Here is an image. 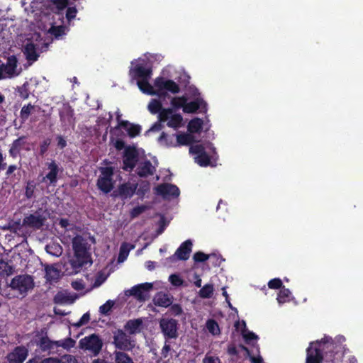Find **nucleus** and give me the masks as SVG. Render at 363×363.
I'll return each instance as SVG.
<instances>
[{
	"mask_svg": "<svg viewBox=\"0 0 363 363\" xmlns=\"http://www.w3.org/2000/svg\"><path fill=\"white\" fill-rule=\"evenodd\" d=\"M21 169V165L18 167L16 164H11L8 167L7 170L5 173L6 177L9 179L11 182L19 181L21 174L19 172H18V177H16V171H19Z\"/></svg>",
	"mask_w": 363,
	"mask_h": 363,
	"instance_id": "nucleus-32",
	"label": "nucleus"
},
{
	"mask_svg": "<svg viewBox=\"0 0 363 363\" xmlns=\"http://www.w3.org/2000/svg\"><path fill=\"white\" fill-rule=\"evenodd\" d=\"M291 292L284 286L279 291L277 300L279 303L282 304L290 301Z\"/></svg>",
	"mask_w": 363,
	"mask_h": 363,
	"instance_id": "nucleus-34",
	"label": "nucleus"
},
{
	"mask_svg": "<svg viewBox=\"0 0 363 363\" xmlns=\"http://www.w3.org/2000/svg\"><path fill=\"white\" fill-rule=\"evenodd\" d=\"M155 190L156 194L161 196L165 200L175 199L180 195V190L177 186L169 183L160 184L155 187Z\"/></svg>",
	"mask_w": 363,
	"mask_h": 363,
	"instance_id": "nucleus-9",
	"label": "nucleus"
},
{
	"mask_svg": "<svg viewBox=\"0 0 363 363\" xmlns=\"http://www.w3.org/2000/svg\"><path fill=\"white\" fill-rule=\"evenodd\" d=\"M169 119L167 123V126L175 129L179 128L183 121V118L179 113L172 114Z\"/></svg>",
	"mask_w": 363,
	"mask_h": 363,
	"instance_id": "nucleus-35",
	"label": "nucleus"
},
{
	"mask_svg": "<svg viewBox=\"0 0 363 363\" xmlns=\"http://www.w3.org/2000/svg\"><path fill=\"white\" fill-rule=\"evenodd\" d=\"M153 288L152 283L145 282L138 284L131 288L129 291V295L134 296L138 300L144 301L149 296V291Z\"/></svg>",
	"mask_w": 363,
	"mask_h": 363,
	"instance_id": "nucleus-12",
	"label": "nucleus"
},
{
	"mask_svg": "<svg viewBox=\"0 0 363 363\" xmlns=\"http://www.w3.org/2000/svg\"><path fill=\"white\" fill-rule=\"evenodd\" d=\"M167 79L162 77H158L155 79L154 85L157 89V90H164L166 87Z\"/></svg>",
	"mask_w": 363,
	"mask_h": 363,
	"instance_id": "nucleus-59",
	"label": "nucleus"
},
{
	"mask_svg": "<svg viewBox=\"0 0 363 363\" xmlns=\"http://www.w3.org/2000/svg\"><path fill=\"white\" fill-rule=\"evenodd\" d=\"M79 347L96 356L102 349L103 342L98 335L91 334L79 340Z\"/></svg>",
	"mask_w": 363,
	"mask_h": 363,
	"instance_id": "nucleus-6",
	"label": "nucleus"
},
{
	"mask_svg": "<svg viewBox=\"0 0 363 363\" xmlns=\"http://www.w3.org/2000/svg\"><path fill=\"white\" fill-rule=\"evenodd\" d=\"M77 10L75 6L68 7L66 12V18L70 21L76 17Z\"/></svg>",
	"mask_w": 363,
	"mask_h": 363,
	"instance_id": "nucleus-62",
	"label": "nucleus"
},
{
	"mask_svg": "<svg viewBox=\"0 0 363 363\" xmlns=\"http://www.w3.org/2000/svg\"><path fill=\"white\" fill-rule=\"evenodd\" d=\"M45 279L48 281H55L60 278V271L52 265L47 264L45 267Z\"/></svg>",
	"mask_w": 363,
	"mask_h": 363,
	"instance_id": "nucleus-26",
	"label": "nucleus"
},
{
	"mask_svg": "<svg viewBox=\"0 0 363 363\" xmlns=\"http://www.w3.org/2000/svg\"><path fill=\"white\" fill-rule=\"evenodd\" d=\"M74 110L69 104H63L59 110V116L62 124L69 125L74 123Z\"/></svg>",
	"mask_w": 363,
	"mask_h": 363,
	"instance_id": "nucleus-15",
	"label": "nucleus"
},
{
	"mask_svg": "<svg viewBox=\"0 0 363 363\" xmlns=\"http://www.w3.org/2000/svg\"><path fill=\"white\" fill-rule=\"evenodd\" d=\"M15 272L14 267L8 262L0 259V277L6 278L12 275Z\"/></svg>",
	"mask_w": 363,
	"mask_h": 363,
	"instance_id": "nucleus-31",
	"label": "nucleus"
},
{
	"mask_svg": "<svg viewBox=\"0 0 363 363\" xmlns=\"http://www.w3.org/2000/svg\"><path fill=\"white\" fill-rule=\"evenodd\" d=\"M36 345L41 349L42 351L45 352L53 348L55 341L50 340L48 336H42L37 342Z\"/></svg>",
	"mask_w": 363,
	"mask_h": 363,
	"instance_id": "nucleus-33",
	"label": "nucleus"
},
{
	"mask_svg": "<svg viewBox=\"0 0 363 363\" xmlns=\"http://www.w3.org/2000/svg\"><path fill=\"white\" fill-rule=\"evenodd\" d=\"M96 186L104 194L111 192L114 187L113 179H97Z\"/></svg>",
	"mask_w": 363,
	"mask_h": 363,
	"instance_id": "nucleus-25",
	"label": "nucleus"
},
{
	"mask_svg": "<svg viewBox=\"0 0 363 363\" xmlns=\"http://www.w3.org/2000/svg\"><path fill=\"white\" fill-rule=\"evenodd\" d=\"M136 172L140 177H147L152 176L155 173L156 169L151 162L147 160L138 165Z\"/></svg>",
	"mask_w": 363,
	"mask_h": 363,
	"instance_id": "nucleus-22",
	"label": "nucleus"
},
{
	"mask_svg": "<svg viewBox=\"0 0 363 363\" xmlns=\"http://www.w3.org/2000/svg\"><path fill=\"white\" fill-rule=\"evenodd\" d=\"M46 220L45 210L39 208L33 213L26 216L23 219L22 225L25 227L40 230L45 225Z\"/></svg>",
	"mask_w": 363,
	"mask_h": 363,
	"instance_id": "nucleus-5",
	"label": "nucleus"
},
{
	"mask_svg": "<svg viewBox=\"0 0 363 363\" xmlns=\"http://www.w3.org/2000/svg\"><path fill=\"white\" fill-rule=\"evenodd\" d=\"M195 160L201 167H208L211 164V159L206 152L196 156Z\"/></svg>",
	"mask_w": 363,
	"mask_h": 363,
	"instance_id": "nucleus-45",
	"label": "nucleus"
},
{
	"mask_svg": "<svg viewBox=\"0 0 363 363\" xmlns=\"http://www.w3.org/2000/svg\"><path fill=\"white\" fill-rule=\"evenodd\" d=\"M333 342L331 337H325L322 340L311 342L307 349L306 363H321L323 359L322 350L326 343Z\"/></svg>",
	"mask_w": 363,
	"mask_h": 363,
	"instance_id": "nucleus-3",
	"label": "nucleus"
},
{
	"mask_svg": "<svg viewBox=\"0 0 363 363\" xmlns=\"http://www.w3.org/2000/svg\"><path fill=\"white\" fill-rule=\"evenodd\" d=\"M150 191V183L147 181L140 182L139 187H137L135 194L140 198L143 199L145 195Z\"/></svg>",
	"mask_w": 363,
	"mask_h": 363,
	"instance_id": "nucleus-43",
	"label": "nucleus"
},
{
	"mask_svg": "<svg viewBox=\"0 0 363 363\" xmlns=\"http://www.w3.org/2000/svg\"><path fill=\"white\" fill-rule=\"evenodd\" d=\"M9 286L14 291H17L20 295L25 296L28 292L34 287L33 277L28 274H21L14 277Z\"/></svg>",
	"mask_w": 363,
	"mask_h": 363,
	"instance_id": "nucleus-2",
	"label": "nucleus"
},
{
	"mask_svg": "<svg viewBox=\"0 0 363 363\" xmlns=\"http://www.w3.org/2000/svg\"><path fill=\"white\" fill-rule=\"evenodd\" d=\"M75 343L76 342L71 337H67L64 340L55 341V346L62 347V348L69 350L74 347Z\"/></svg>",
	"mask_w": 363,
	"mask_h": 363,
	"instance_id": "nucleus-36",
	"label": "nucleus"
},
{
	"mask_svg": "<svg viewBox=\"0 0 363 363\" xmlns=\"http://www.w3.org/2000/svg\"><path fill=\"white\" fill-rule=\"evenodd\" d=\"M114 306V301H107L104 304L99 307V312L103 315H108Z\"/></svg>",
	"mask_w": 363,
	"mask_h": 363,
	"instance_id": "nucleus-54",
	"label": "nucleus"
},
{
	"mask_svg": "<svg viewBox=\"0 0 363 363\" xmlns=\"http://www.w3.org/2000/svg\"><path fill=\"white\" fill-rule=\"evenodd\" d=\"M147 206L145 205H140L134 207L130 211L131 218H136L139 216L141 213L145 212L147 210Z\"/></svg>",
	"mask_w": 363,
	"mask_h": 363,
	"instance_id": "nucleus-58",
	"label": "nucleus"
},
{
	"mask_svg": "<svg viewBox=\"0 0 363 363\" xmlns=\"http://www.w3.org/2000/svg\"><path fill=\"white\" fill-rule=\"evenodd\" d=\"M138 160V152L133 146H128L125 148L123 154V169L133 170Z\"/></svg>",
	"mask_w": 363,
	"mask_h": 363,
	"instance_id": "nucleus-10",
	"label": "nucleus"
},
{
	"mask_svg": "<svg viewBox=\"0 0 363 363\" xmlns=\"http://www.w3.org/2000/svg\"><path fill=\"white\" fill-rule=\"evenodd\" d=\"M242 324L244 327V330L242 332V336L247 343H249L251 340H257L258 338L254 333L250 331H246V323L242 320Z\"/></svg>",
	"mask_w": 363,
	"mask_h": 363,
	"instance_id": "nucleus-51",
	"label": "nucleus"
},
{
	"mask_svg": "<svg viewBox=\"0 0 363 363\" xmlns=\"http://www.w3.org/2000/svg\"><path fill=\"white\" fill-rule=\"evenodd\" d=\"M183 313V308L180 304L172 303V305L169 306V309L167 312V314L174 316H179L182 315Z\"/></svg>",
	"mask_w": 363,
	"mask_h": 363,
	"instance_id": "nucleus-46",
	"label": "nucleus"
},
{
	"mask_svg": "<svg viewBox=\"0 0 363 363\" xmlns=\"http://www.w3.org/2000/svg\"><path fill=\"white\" fill-rule=\"evenodd\" d=\"M143 329V320L142 318L128 320L124 325V330L129 335L140 333Z\"/></svg>",
	"mask_w": 363,
	"mask_h": 363,
	"instance_id": "nucleus-19",
	"label": "nucleus"
},
{
	"mask_svg": "<svg viewBox=\"0 0 363 363\" xmlns=\"http://www.w3.org/2000/svg\"><path fill=\"white\" fill-rule=\"evenodd\" d=\"M149 79H144L143 80H138L137 84L143 93L155 96V94L157 93L155 92L153 86L149 83Z\"/></svg>",
	"mask_w": 363,
	"mask_h": 363,
	"instance_id": "nucleus-27",
	"label": "nucleus"
},
{
	"mask_svg": "<svg viewBox=\"0 0 363 363\" xmlns=\"http://www.w3.org/2000/svg\"><path fill=\"white\" fill-rule=\"evenodd\" d=\"M18 60L16 56L11 55L8 57L6 64L0 65V80L11 79L18 74L16 72Z\"/></svg>",
	"mask_w": 363,
	"mask_h": 363,
	"instance_id": "nucleus-8",
	"label": "nucleus"
},
{
	"mask_svg": "<svg viewBox=\"0 0 363 363\" xmlns=\"http://www.w3.org/2000/svg\"><path fill=\"white\" fill-rule=\"evenodd\" d=\"M65 28L62 26H52L49 32L51 35L55 36V38H59L62 35H65Z\"/></svg>",
	"mask_w": 363,
	"mask_h": 363,
	"instance_id": "nucleus-53",
	"label": "nucleus"
},
{
	"mask_svg": "<svg viewBox=\"0 0 363 363\" xmlns=\"http://www.w3.org/2000/svg\"><path fill=\"white\" fill-rule=\"evenodd\" d=\"M206 328L208 332L213 335H216L220 333V329L218 323L213 319H209L206 322Z\"/></svg>",
	"mask_w": 363,
	"mask_h": 363,
	"instance_id": "nucleus-49",
	"label": "nucleus"
},
{
	"mask_svg": "<svg viewBox=\"0 0 363 363\" xmlns=\"http://www.w3.org/2000/svg\"><path fill=\"white\" fill-rule=\"evenodd\" d=\"M89 320H90V314H89V312L85 313L81 317L79 320L76 323V326L80 327V326H82L84 325H86V324H87L89 323Z\"/></svg>",
	"mask_w": 363,
	"mask_h": 363,
	"instance_id": "nucleus-64",
	"label": "nucleus"
},
{
	"mask_svg": "<svg viewBox=\"0 0 363 363\" xmlns=\"http://www.w3.org/2000/svg\"><path fill=\"white\" fill-rule=\"evenodd\" d=\"M35 108V106L31 104H28L26 106H23L20 112V117L23 121H26L28 117L30 116L32 111Z\"/></svg>",
	"mask_w": 363,
	"mask_h": 363,
	"instance_id": "nucleus-47",
	"label": "nucleus"
},
{
	"mask_svg": "<svg viewBox=\"0 0 363 363\" xmlns=\"http://www.w3.org/2000/svg\"><path fill=\"white\" fill-rule=\"evenodd\" d=\"M25 136L19 137L11 143L9 152L12 158L15 159L20 155L22 147L25 144Z\"/></svg>",
	"mask_w": 363,
	"mask_h": 363,
	"instance_id": "nucleus-23",
	"label": "nucleus"
},
{
	"mask_svg": "<svg viewBox=\"0 0 363 363\" xmlns=\"http://www.w3.org/2000/svg\"><path fill=\"white\" fill-rule=\"evenodd\" d=\"M175 136L177 138V141L175 142L176 147L191 145L194 140V136L188 133L177 134Z\"/></svg>",
	"mask_w": 363,
	"mask_h": 363,
	"instance_id": "nucleus-29",
	"label": "nucleus"
},
{
	"mask_svg": "<svg viewBox=\"0 0 363 363\" xmlns=\"http://www.w3.org/2000/svg\"><path fill=\"white\" fill-rule=\"evenodd\" d=\"M46 252L52 255L59 257L62 252V248L59 244H50L45 247Z\"/></svg>",
	"mask_w": 363,
	"mask_h": 363,
	"instance_id": "nucleus-42",
	"label": "nucleus"
},
{
	"mask_svg": "<svg viewBox=\"0 0 363 363\" xmlns=\"http://www.w3.org/2000/svg\"><path fill=\"white\" fill-rule=\"evenodd\" d=\"M203 120L199 118L191 119L188 124V130L191 133H199L203 127Z\"/></svg>",
	"mask_w": 363,
	"mask_h": 363,
	"instance_id": "nucleus-30",
	"label": "nucleus"
},
{
	"mask_svg": "<svg viewBox=\"0 0 363 363\" xmlns=\"http://www.w3.org/2000/svg\"><path fill=\"white\" fill-rule=\"evenodd\" d=\"M169 281L174 286H181L184 284V280L179 274H172L169 277Z\"/></svg>",
	"mask_w": 363,
	"mask_h": 363,
	"instance_id": "nucleus-55",
	"label": "nucleus"
},
{
	"mask_svg": "<svg viewBox=\"0 0 363 363\" xmlns=\"http://www.w3.org/2000/svg\"><path fill=\"white\" fill-rule=\"evenodd\" d=\"M187 98L185 96L173 97L171 100V104L175 109H178L180 108H182L184 109V107Z\"/></svg>",
	"mask_w": 363,
	"mask_h": 363,
	"instance_id": "nucleus-44",
	"label": "nucleus"
},
{
	"mask_svg": "<svg viewBox=\"0 0 363 363\" xmlns=\"http://www.w3.org/2000/svg\"><path fill=\"white\" fill-rule=\"evenodd\" d=\"M205 151V148L203 145L196 144L190 146L189 152L196 155V156L201 155Z\"/></svg>",
	"mask_w": 363,
	"mask_h": 363,
	"instance_id": "nucleus-56",
	"label": "nucleus"
},
{
	"mask_svg": "<svg viewBox=\"0 0 363 363\" xmlns=\"http://www.w3.org/2000/svg\"><path fill=\"white\" fill-rule=\"evenodd\" d=\"M210 257H214L216 259V265H220L221 260L219 257H217L216 254L206 255L203 252H196L193 256V259L195 262H203L208 259Z\"/></svg>",
	"mask_w": 363,
	"mask_h": 363,
	"instance_id": "nucleus-28",
	"label": "nucleus"
},
{
	"mask_svg": "<svg viewBox=\"0 0 363 363\" xmlns=\"http://www.w3.org/2000/svg\"><path fill=\"white\" fill-rule=\"evenodd\" d=\"M173 108H163L158 113V118L160 122H165L167 121L170 115L173 113Z\"/></svg>",
	"mask_w": 363,
	"mask_h": 363,
	"instance_id": "nucleus-50",
	"label": "nucleus"
},
{
	"mask_svg": "<svg viewBox=\"0 0 363 363\" xmlns=\"http://www.w3.org/2000/svg\"><path fill=\"white\" fill-rule=\"evenodd\" d=\"M160 327L166 339H175L178 337V320L172 318H162L160 320Z\"/></svg>",
	"mask_w": 363,
	"mask_h": 363,
	"instance_id": "nucleus-7",
	"label": "nucleus"
},
{
	"mask_svg": "<svg viewBox=\"0 0 363 363\" xmlns=\"http://www.w3.org/2000/svg\"><path fill=\"white\" fill-rule=\"evenodd\" d=\"M125 330L116 329L113 332V344L121 351H130L135 347V341Z\"/></svg>",
	"mask_w": 363,
	"mask_h": 363,
	"instance_id": "nucleus-4",
	"label": "nucleus"
},
{
	"mask_svg": "<svg viewBox=\"0 0 363 363\" xmlns=\"http://www.w3.org/2000/svg\"><path fill=\"white\" fill-rule=\"evenodd\" d=\"M152 72L151 68H146L143 65L139 64L130 68L129 74L133 79L143 80L144 79H150Z\"/></svg>",
	"mask_w": 363,
	"mask_h": 363,
	"instance_id": "nucleus-16",
	"label": "nucleus"
},
{
	"mask_svg": "<svg viewBox=\"0 0 363 363\" xmlns=\"http://www.w3.org/2000/svg\"><path fill=\"white\" fill-rule=\"evenodd\" d=\"M28 354V350L24 346H18L8 354V361L9 363H23Z\"/></svg>",
	"mask_w": 363,
	"mask_h": 363,
	"instance_id": "nucleus-17",
	"label": "nucleus"
},
{
	"mask_svg": "<svg viewBox=\"0 0 363 363\" xmlns=\"http://www.w3.org/2000/svg\"><path fill=\"white\" fill-rule=\"evenodd\" d=\"M59 359L60 363H78L76 357L72 354H65Z\"/></svg>",
	"mask_w": 363,
	"mask_h": 363,
	"instance_id": "nucleus-61",
	"label": "nucleus"
},
{
	"mask_svg": "<svg viewBox=\"0 0 363 363\" xmlns=\"http://www.w3.org/2000/svg\"><path fill=\"white\" fill-rule=\"evenodd\" d=\"M138 186V183L125 182L120 184L118 187V195L123 200L130 199L135 194Z\"/></svg>",
	"mask_w": 363,
	"mask_h": 363,
	"instance_id": "nucleus-18",
	"label": "nucleus"
},
{
	"mask_svg": "<svg viewBox=\"0 0 363 363\" xmlns=\"http://www.w3.org/2000/svg\"><path fill=\"white\" fill-rule=\"evenodd\" d=\"M172 94H177L180 91L179 86L172 79H167L165 89Z\"/></svg>",
	"mask_w": 363,
	"mask_h": 363,
	"instance_id": "nucleus-52",
	"label": "nucleus"
},
{
	"mask_svg": "<svg viewBox=\"0 0 363 363\" xmlns=\"http://www.w3.org/2000/svg\"><path fill=\"white\" fill-rule=\"evenodd\" d=\"M23 53L25 54L26 59L28 61L35 62L38 60L39 55L36 51L35 45L32 43H27L23 49Z\"/></svg>",
	"mask_w": 363,
	"mask_h": 363,
	"instance_id": "nucleus-24",
	"label": "nucleus"
},
{
	"mask_svg": "<svg viewBox=\"0 0 363 363\" xmlns=\"http://www.w3.org/2000/svg\"><path fill=\"white\" fill-rule=\"evenodd\" d=\"M268 286L272 289H281L284 286L279 278H274L269 281Z\"/></svg>",
	"mask_w": 363,
	"mask_h": 363,
	"instance_id": "nucleus-57",
	"label": "nucleus"
},
{
	"mask_svg": "<svg viewBox=\"0 0 363 363\" xmlns=\"http://www.w3.org/2000/svg\"><path fill=\"white\" fill-rule=\"evenodd\" d=\"M129 253V250L126 249L125 245L122 244L120 248V252L118 257V262H123L128 257Z\"/></svg>",
	"mask_w": 363,
	"mask_h": 363,
	"instance_id": "nucleus-60",
	"label": "nucleus"
},
{
	"mask_svg": "<svg viewBox=\"0 0 363 363\" xmlns=\"http://www.w3.org/2000/svg\"><path fill=\"white\" fill-rule=\"evenodd\" d=\"M174 297L164 292H158L153 298L154 304L157 306L168 308L173 303Z\"/></svg>",
	"mask_w": 363,
	"mask_h": 363,
	"instance_id": "nucleus-20",
	"label": "nucleus"
},
{
	"mask_svg": "<svg viewBox=\"0 0 363 363\" xmlns=\"http://www.w3.org/2000/svg\"><path fill=\"white\" fill-rule=\"evenodd\" d=\"M74 258L69 260L72 269L75 273L89 264H92L91 254L89 252V245L86 240L80 235L74 236L72 240Z\"/></svg>",
	"mask_w": 363,
	"mask_h": 363,
	"instance_id": "nucleus-1",
	"label": "nucleus"
},
{
	"mask_svg": "<svg viewBox=\"0 0 363 363\" xmlns=\"http://www.w3.org/2000/svg\"><path fill=\"white\" fill-rule=\"evenodd\" d=\"M168 135L166 133L162 132L158 138V142L167 147H176L175 142H174L173 137Z\"/></svg>",
	"mask_w": 363,
	"mask_h": 363,
	"instance_id": "nucleus-38",
	"label": "nucleus"
},
{
	"mask_svg": "<svg viewBox=\"0 0 363 363\" xmlns=\"http://www.w3.org/2000/svg\"><path fill=\"white\" fill-rule=\"evenodd\" d=\"M117 128L125 129L130 138L138 136L140 135L142 130L140 125L130 123L128 121H119Z\"/></svg>",
	"mask_w": 363,
	"mask_h": 363,
	"instance_id": "nucleus-21",
	"label": "nucleus"
},
{
	"mask_svg": "<svg viewBox=\"0 0 363 363\" xmlns=\"http://www.w3.org/2000/svg\"><path fill=\"white\" fill-rule=\"evenodd\" d=\"M48 173L43 178V182H48L51 185H55L57 182V176L61 171L59 164L54 160L45 163Z\"/></svg>",
	"mask_w": 363,
	"mask_h": 363,
	"instance_id": "nucleus-13",
	"label": "nucleus"
},
{
	"mask_svg": "<svg viewBox=\"0 0 363 363\" xmlns=\"http://www.w3.org/2000/svg\"><path fill=\"white\" fill-rule=\"evenodd\" d=\"M213 294V286L211 284H205L199 291V295L202 298H208Z\"/></svg>",
	"mask_w": 363,
	"mask_h": 363,
	"instance_id": "nucleus-39",
	"label": "nucleus"
},
{
	"mask_svg": "<svg viewBox=\"0 0 363 363\" xmlns=\"http://www.w3.org/2000/svg\"><path fill=\"white\" fill-rule=\"evenodd\" d=\"M199 109L201 112L204 113L207 111V104L201 97H197L190 102L186 101L184 107V112L186 113H195Z\"/></svg>",
	"mask_w": 363,
	"mask_h": 363,
	"instance_id": "nucleus-14",
	"label": "nucleus"
},
{
	"mask_svg": "<svg viewBox=\"0 0 363 363\" xmlns=\"http://www.w3.org/2000/svg\"><path fill=\"white\" fill-rule=\"evenodd\" d=\"M193 243L191 240H186L182 242L175 253L169 257L171 262L176 259L186 261L189 258L190 254L192 251Z\"/></svg>",
	"mask_w": 363,
	"mask_h": 363,
	"instance_id": "nucleus-11",
	"label": "nucleus"
},
{
	"mask_svg": "<svg viewBox=\"0 0 363 363\" xmlns=\"http://www.w3.org/2000/svg\"><path fill=\"white\" fill-rule=\"evenodd\" d=\"M52 2L58 10L65 9L69 4V0H53Z\"/></svg>",
	"mask_w": 363,
	"mask_h": 363,
	"instance_id": "nucleus-63",
	"label": "nucleus"
},
{
	"mask_svg": "<svg viewBox=\"0 0 363 363\" xmlns=\"http://www.w3.org/2000/svg\"><path fill=\"white\" fill-rule=\"evenodd\" d=\"M54 303L57 304H64L68 302H72L70 297L62 292H58L54 297Z\"/></svg>",
	"mask_w": 363,
	"mask_h": 363,
	"instance_id": "nucleus-48",
	"label": "nucleus"
},
{
	"mask_svg": "<svg viewBox=\"0 0 363 363\" xmlns=\"http://www.w3.org/2000/svg\"><path fill=\"white\" fill-rule=\"evenodd\" d=\"M162 109V104L158 99H152L148 104V110L152 114L158 113Z\"/></svg>",
	"mask_w": 363,
	"mask_h": 363,
	"instance_id": "nucleus-41",
	"label": "nucleus"
},
{
	"mask_svg": "<svg viewBox=\"0 0 363 363\" xmlns=\"http://www.w3.org/2000/svg\"><path fill=\"white\" fill-rule=\"evenodd\" d=\"M99 171L101 172V175L99 177V179H113V177L114 175V167H100Z\"/></svg>",
	"mask_w": 363,
	"mask_h": 363,
	"instance_id": "nucleus-40",
	"label": "nucleus"
},
{
	"mask_svg": "<svg viewBox=\"0 0 363 363\" xmlns=\"http://www.w3.org/2000/svg\"><path fill=\"white\" fill-rule=\"evenodd\" d=\"M35 189L36 183L34 180H28L26 182L24 194L27 199H30L34 196Z\"/></svg>",
	"mask_w": 363,
	"mask_h": 363,
	"instance_id": "nucleus-37",
	"label": "nucleus"
}]
</instances>
